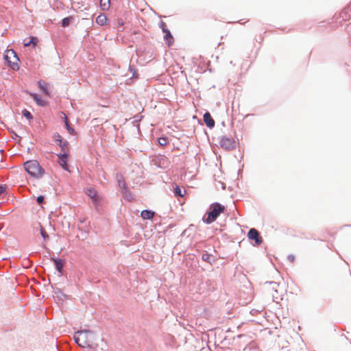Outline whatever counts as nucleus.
<instances>
[{"label":"nucleus","mask_w":351,"mask_h":351,"mask_svg":"<svg viewBox=\"0 0 351 351\" xmlns=\"http://www.w3.org/2000/svg\"><path fill=\"white\" fill-rule=\"evenodd\" d=\"M163 33L165 34L164 40L165 43L167 45L168 47L171 46L173 43L174 38L170 30L168 29L166 31L163 32Z\"/></svg>","instance_id":"nucleus-14"},{"label":"nucleus","mask_w":351,"mask_h":351,"mask_svg":"<svg viewBox=\"0 0 351 351\" xmlns=\"http://www.w3.org/2000/svg\"><path fill=\"white\" fill-rule=\"evenodd\" d=\"M52 138L54 142L61 148L62 152H69V142L67 141H63L62 137L58 132H54Z\"/></svg>","instance_id":"nucleus-7"},{"label":"nucleus","mask_w":351,"mask_h":351,"mask_svg":"<svg viewBox=\"0 0 351 351\" xmlns=\"http://www.w3.org/2000/svg\"><path fill=\"white\" fill-rule=\"evenodd\" d=\"M3 58L7 65L13 71L19 69L20 58L17 53L13 49L6 50L3 55Z\"/></svg>","instance_id":"nucleus-4"},{"label":"nucleus","mask_w":351,"mask_h":351,"mask_svg":"<svg viewBox=\"0 0 351 351\" xmlns=\"http://www.w3.org/2000/svg\"><path fill=\"white\" fill-rule=\"evenodd\" d=\"M37 232H39V228L36 229V233Z\"/></svg>","instance_id":"nucleus-40"},{"label":"nucleus","mask_w":351,"mask_h":351,"mask_svg":"<svg viewBox=\"0 0 351 351\" xmlns=\"http://www.w3.org/2000/svg\"><path fill=\"white\" fill-rule=\"evenodd\" d=\"M173 193L176 197H183L184 194L182 192V189L178 185L173 189Z\"/></svg>","instance_id":"nucleus-26"},{"label":"nucleus","mask_w":351,"mask_h":351,"mask_svg":"<svg viewBox=\"0 0 351 351\" xmlns=\"http://www.w3.org/2000/svg\"><path fill=\"white\" fill-rule=\"evenodd\" d=\"M74 18L72 16L64 17L61 21V26L62 27H67L73 21Z\"/></svg>","instance_id":"nucleus-21"},{"label":"nucleus","mask_w":351,"mask_h":351,"mask_svg":"<svg viewBox=\"0 0 351 351\" xmlns=\"http://www.w3.org/2000/svg\"><path fill=\"white\" fill-rule=\"evenodd\" d=\"M56 156H58V164L61 166V167L64 170H65L66 171H69V167L67 164V160H68V158L69 156V152L59 153V154H57Z\"/></svg>","instance_id":"nucleus-9"},{"label":"nucleus","mask_w":351,"mask_h":351,"mask_svg":"<svg viewBox=\"0 0 351 351\" xmlns=\"http://www.w3.org/2000/svg\"><path fill=\"white\" fill-rule=\"evenodd\" d=\"M45 196L42 195L38 196L36 198V202L38 203V204H39V205L43 204L45 202Z\"/></svg>","instance_id":"nucleus-32"},{"label":"nucleus","mask_w":351,"mask_h":351,"mask_svg":"<svg viewBox=\"0 0 351 351\" xmlns=\"http://www.w3.org/2000/svg\"><path fill=\"white\" fill-rule=\"evenodd\" d=\"M65 128L68 131V132L71 135L76 134V131L71 126L69 123L66 122Z\"/></svg>","instance_id":"nucleus-27"},{"label":"nucleus","mask_w":351,"mask_h":351,"mask_svg":"<svg viewBox=\"0 0 351 351\" xmlns=\"http://www.w3.org/2000/svg\"><path fill=\"white\" fill-rule=\"evenodd\" d=\"M110 7V0H100V8L103 11H107Z\"/></svg>","instance_id":"nucleus-23"},{"label":"nucleus","mask_w":351,"mask_h":351,"mask_svg":"<svg viewBox=\"0 0 351 351\" xmlns=\"http://www.w3.org/2000/svg\"><path fill=\"white\" fill-rule=\"evenodd\" d=\"M220 146L226 150H232L236 148V142L232 138L226 136H221L219 141Z\"/></svg>","instance_id":"nucleus-5"},{"label":"nucleus","mask_w":351,"mask_h":351,"mask_svg":"<svg viewBox=\"0 0 351 351\" xmlns=\"http://www.w3.org/2000/svg\"><path fill=\"white\" fill-rule=\"evenodd\" d=\"M158 143L160 146H165L167 144V138L166 136H161L158 138Z\"/></svg>","instance_id":"nucleus-28"},{"label":"nucleus","mask_w":351,"mask_h":351,"mask_svg":"<svg viewBox=\"0 0 351 351\" xmlns=\"http://www.w3.org/2000/svg\"><path fill=\"white\" fill-rule=\"evenodd\" d=\"M25 171L32 178L39 179L41 178L45 173V169L40 166L39 162L36 160H30L23 163Z\"/></svg>","instance_id":"nucleus-3"},{"label":"nucleus","mask_w":351,"mask_h":351,"mask_svg":"<svg viewBox=\"0 0 351 351\" xmlns=\"http://www.w3.org/2000/svg\"><path fill=\"white\" fill-rule=\"evenodd\" d=\"M51 260L53 262L55 269L60 273H63V267L65 263L64 259L59 258L58 257H51Z\"/></svg>","instance_id":"nucleus-11"},{"label":"nucleus","mask_w":351,"mask_h":351,"mask_svg":"<svg viewBox=\"0 0 351 351\" xmlns=\"http://www.w3.org/2000/svg\"><path fill=\"white\" fill-rule=\"evenodd\" d=\"M212 256H213L212 254H208V252H206L202 254V259L204 261L207 262L210 265H213L215 262V259L212 258Z\"/></svg>","instance_id":"nucleus-19"},{"label":"nucleus","mask_w":351,"mask_h":351,"mask_svg":"<svg viewBox=\"0 0 351 351\" xmlns=\"http://www.w3.org/2000/svg\"><path fill=\"white\" fill-rule=\"evenodd\" d=\"M107 17L104 14H99L95 19V22L97 25L103 26L107 23Z\"/></svg>","instance_id":"nucleus-18"},{"label":"nucleus","mask_w":351,"mask_h":351,"mask_svg":"<svg viewBox=\"0 0 351 351\" xmlns=\"http://www.w3.org/2000/svg\"><path fill=\"white\" fill-rule=\"evenodd\" d=\"M14 137L19 138V139L21 138V137L17 134L14 133Z\"/></svg>","instance_id":"nucleus-39"},{"label":"nucleus","mask_w":351,"mask_h":351,"mask_svg":"<svg viewBox=\"0 0 351 351\" xmlns=\"http://www.w3.org/2000/svg\"><path fill=\"white\" fill-rule=\"evenodd\" d=\"M95 334L89 330L77 331L73 337L75 342L81 348H92Z\"/></svg>","instance_id":"nucleus-1"},{"label":"nucleus","mask_w":351,"mask_h":351,"mask_svg":"<svg viewBox=\"0 0 351 351\" xmlns=\"http://www.w3.org/2000/svg\"><path fill=\"white\" fill-rule=\"evenodd\" d=\"M230 64H233L232 61H230Z\"/></svg>","instance_id":"nucleus-41"},{"label":"nucleus","mask_w":351,"mask_h":351,"mask_svg":"<svg viewBox=\"0 0 351 351\" xmlns=\"http://www.w3.org/2000/svg\"><path fill=\"white\" fill-rule=\"evenodd\" d=\"M272 298H273L274 302H275L276 303H278L279 300H282V298L280 297V295H278V293H273L272 294Z\"/></svg>","instance_id":"nucleus-30"},{"label":"nucleus","mask_w":351,"mask_h":351,"mask_svg":"<svg viewBox=\"0 0 351 351\" xmlns=\"http://www.w3.org/2000/svg\"><path fill=\"white\" fill-rule=\"evenodd\" d=\"M86 194L92 199V202L95 207L99 206L101 198L94 188H88L86 189Z\"/></svg>","instance_id":"nucleus-8"},{"label":"nucleus","mask_w":351,"mask_h":351,"mask_svg":"<svg viewBox=\"0 0 351 351\" xmlns=\"http://www.w3.org/2000/svg\"><path fill=\"white\" fill-rule=\"evenodd\" d=\"M38 42V39L37 37L31 36L29 37V40L27 43H25L23 44V45H24V47H29L32 45V47H35L36 46Z\"/></svg>","instance_id":"nucleus-20"},{"label":"nucleus","mask_w":351,"mask_h":351,"mask_svg":"<svg viewBox=\"0 0 351 351\" xmlns=\"http://www.w3.org/2000/svg\"><path fill=\"white\" fill-rule=\"evenodd\" d=\"M247 238L251 241H254V246L260 245L263 243V238L260 232L255 228H251L247 232Z\"/></svg>","instance_id":"nucleus-6"},{"label":"nucleus","mask_w":351,"mask_h":351,"mask_svg":"<svg viewBox=\"0 0 351 351\" xmlns=\"http://www.w3.org/2000/svg\"><path fill=\"white\" fill-rule=\"evenodd\" d=\"M159 27L161 28L162 32L166 31L167 29H168V28L167 27L166 23L162 21H160Z\"/></svg>","instance_id":"nucleus-33"},{"label":"nucleus","mask_w":351,"mask_h":351,"mask_svg":"<svg viewBox=\"0 0 351 351\" xmlns=\"http://www.w3.org/2000/svg\"><path fill=\"white\" fill-rule=\"evenodd\" d=\"M30 97L34 99L36 104L41 107H45L48 105V101L45 100L42 96L36 93H29Z\"/></svg>","instance_id":"nucleus-10"},{"label":"nucleus","mask_w":351,"mask_h":351,"mask_svg":"<svg viewBox=\"0 0 351 351\" xmlns=\"http://www.w3.org/2000/svg\"><path fill=\"white\" fill-rule=\"evenodd\" d=\"M38 228H39V232H40L41 237H43V240L45 241L48 240L49 239V236L47 233V232L45 231L44 228H43L40 223H39V222H37L34 224V226H33L34 234H36V229H38Z\"/></svg>","instance_id":"nucleus-12"},{"label":"nucleus","mask_w":351,"mask_h":351,"mask_svg":"<svg viewBox=\"0 0 351 351\" xmlns=\"http://www.w3.org/2000/svg\"><path fill=\"white\" fill-rule=\"evenodd\" d=\"M154 215L155 212L149 209H145L141 212V217H142L143 219L152 220Z\"/></svg>","instance_id":"nucleus-15"},{"label":"nucleus","mask_w":351,"mask_h":351,"mask_svg":"<svg viewBox=\"0 0 351 351\" xmlns=\"http://www.w3.org/2000/svg\"><path fill=\"white\" fill-rule=\"evenodd\" d=\"M203 120L206 125L209 128L212 129L215 127V121L212 118L209 112H206L203 115Z\"/></svg>","instance_id":"nucleus-13"},{"label":"nucleus","mask_w":351,"mask_h":351,"mask_svg":"<svg viewBox=\"0 0 351 351\" xmlns=\"http://www.w3.org/2000/svg\"><path fill=\"white\" fill-rule=\"evenodd\" d=\"M5 184H0V195L3 194L5 191Z\"/></svg>","instance_id":"nucleus-34"},{"label":"nucleus","mask_w":351,"mask_h":351,"mask_svg":"<svg viewBox=\"0 0 351 351\" xmlns=\"http://www.w3.org/2000/svg\"><path fill=\"white\" fill-rule=\"evenodd\" d=\"M117 179L118 186L121 189V191H122L123 189H124V188H128L122 175H117Z\"/></svg>","instance_id":"nucleus-22"},{"label":"nucleus","mask_w":351,"mask_h":351,"mask_svg":"<svg viewBox=\"0 0 351 351\" xmlns=\"http://www.w3.org/2000/svg\"><path fill=\"white\" fill-rule=\"evenodd\" d=\"M55 293L56 294L57 297L61 298H66V295L62 292V291L60 289L57 288L55 291Z\"/></svg>","instance_id":"nucleus-29"},{"label":"nucleus","mask_w":351,"mask_h":351,"mask_svg":"<svg viewBox=\"0 0 351 351\" xmlns=\"http://www.w3.org/2000/svg\"><path fill=\"white\" fill-rule=\"evenodd\" d=\"M265 285H271V289L274 291V293H278L277 288L279 287V284L274 282V281H267L265 283Z\"/></svg>","instance_id":"nucleus-25"},{"label":"nucleus","mask_w":351,"mask_h":351,"mask_svg":"<svg viewBox=\"0 0 351 351\" xmlns=\"http://www.w3.org/2000/svg\"><path fill=\"white\" fill-rule=\"evenodd\" d=\"M124 25V21L123 19H119L117 20V28H118V31H121L122 32L123 31V29H120L119 28L121 27H123V26Z\"/></svg>","instance_id":"nucleus-31"},{"label":"nucleus","mask_w":351,"mask_h":351,"mask_svg":"<svg viewBox=\"0 0 351 351\" xmlns=\"http://www.w3.org/2000/svg\"><path fill=\"white\" fill-rule=\"evenodd\" d=\"M287 258L291 263H293L295 261V256L293 254H289Z\"/></svg>","instance_id":"nucleus-35"},{"label":"nucleus","mask_w":351,"mask_h":351,"mask_svg":"<svg viewBox=\"0 0 351 351\" xmlns=\"http://www.w3.org/2000/svg\"><path fill=\"white\" fill-rule=\"evenodd\" d=\"M225 206L219 202L211 204L202 217L203 222L206 224L212 223L225 211Z\"/></svg>","instance_id":"nucleus-2"},{"label":"nucleus","mask_w":351,"mask_h":351,"mask_svg":"<svg viewBox=\"0 0 351 351\" xmlns=\"http://www.w3.org/2000/svg\"><path fill=\"white\" fill-rule=\"evenodd\" d=\"M130 72H132V75H133V77H134V74H135V73H136L135 70H134V69H133L131 66H130Z\"/></svg>","instance_id":"nucleus-37"},{"label":"nucleus","mask_w":351,"mask_h":351,"mask_svg":"<svg viewBox=\"0 0 351 351\" xmlns=\"http://www.w3.org/2000/svg\"><path fill=\"white\" fill-rule=\"evenodd\" d=\"M38 87L40 88V90L43 91V93L50 97V92L49 90V88L47 87V84L44 80H39L37 83Z\"/></svg>","instance_id":"nucleus-17"},{"label":"nucleus","mask_w":351,"mask_h":351,"mask_svg":"<svg viewBox=\"0 0 351 351\" xmlns=\"http://www.w3.org/2000/svg\"><path fill=\"white\" fill-rule=\"evenodd\" d=\"M14 137L19 138V139L21 138V137L17 134L14 133Z\"/></svg>","instance_id":"nucleus-38"},{"label":"nucleus","mask_w":351,"mask_h":351,"mask_svg":"<svg viewBox=\"0 0 351 351\" xmlns=\"http://www.w3.org/2000/svg\"><path fill=\"white\" fill-rule=\"evenodd\" d=\"M349 8H350V9L351 10V3H350V5H349Z\"/></svg>","instance_id":"nucleus-42"},{"label":"nucleus","mask_w":351,"mask_h":351,"mask_svg":"<svg viewBox=\"0 0 351 351\" xmlns=\"http://www.w3.org/2000/svg\"><path fill=\"white\" fill-rule=\"evenodd\" d=\"M121 193L125 200L129 202H131L134 199L133 195L131 193L129 188L123 189V190L121 191Z\"/></svg>","instance_id":"nucleus-16"},{"label":"nucleus","mask_w":351,"mask_h":351,"mask_svg":"<svg viewBox=\"0 0 351 351\" xmlns=\"http://www.w3.org/2000/svg\"><path fill=\"white\" fill-rule=\"evenodd\" d=\"M64 114L63 121H64V125H65V124H66V122L69 123V120H68V119H67L66 116L64 114Z\"/></svg>","instance_id":"nucleus-36"},{"label":"nucleus","mask_w":351,"mask_h":351,"mask_svg":"<svg viewBox=\"0 0 351 351\" xmlns=\"http://www.w3.org/2000/svg\"><path fill=\"white\" fill-rule=\"evenodd\" d=\"M21 114L22 116L25 117L29 121H31L34 119V117L32 113L25 108L22 110Z\"/></svg>","instance_id":"nucleus-24"}]
</instances>
